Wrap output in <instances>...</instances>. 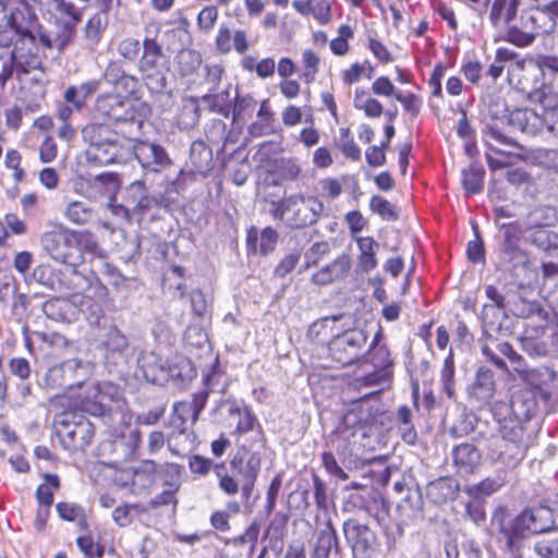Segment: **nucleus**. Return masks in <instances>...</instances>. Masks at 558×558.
Segmentation results:
<instances>
[{"mask_svg":"<svg viewBox=\"0 0 558 558\" xmlns=\"http://www.w3.org/2000/svg\"><path fill=\"white\" fill-rule=\"evenodd\" d=\"M535 411L534 398L525 399L522 396L514 397L511 403L495 401L492 404L490 412L502 439L498 460L507 468L519 465L527 449L534 445L536 430L531 424V417Z\"/></svg>","mask_w":558,"mask_h":558,"instance_id":"1","label":"nucleus"},{"mask_svg":"<svg viewBox=\"0 0 558 558\" xmlns=\"http://www.w3.org/2000/svg\"><path fill=\"white\" fill-rule=\"evenodd\" d=\"M41 243L52 259L73 268L84 263L85 254L98 259L107 257L97 236L86 229L59 228L50 230L43 234Z\"/></svg>","mask_w":558,"mask_h":558,"instance_id":"2","label":"nucleus"},{"mask_svg":"<svg viewBox=\"0 0 558 558\" xmlns=\"http://www.w3.org/2000/svg\"><path fill=\"white\" fill-rule=\"evenodd\" d=\"M372 412L359 401L342 414L336 427L329 433L326 445L341 459L351 461L362 447L361 441L367 436Z\"/></svg>","mask_w":558,"mask_h":558,"instance_id":"3","label":"nucleus"},{"mask_svg":"<svg viewBox=\"0 0 558 558\" xmlns=\"http://www.w3.org/2000/svg\"><path fill=\"white\" fill-rule=\"evenodd\" d=\"M492 526L500 535L498 539H504L509 551L519 549L521 543L530 534H538L547 531V527L539 524L535 512L526 508L514 518H511L509 509L506 506H498L492 514Z\"/></svg>","mask_w":558,"mask_h":558,"instance_id":"4","label":"nucleus"},{"mask_svg":"<svg viewBox=\"0 0 558 558\" xmlns=\"http://www.w3.org/2000/svg\"><path fill=\"white\" fill-rule=\"evenodd\" d=\"M62 448L71 454L85 453L96 436L95 425L82 412H63L54 423Z\"/></svg>","mask_w":558,"mask_h":558,"instance_id":"5","label":"nucleus"},{"mask_svg":"<svg viewBox=\"0 0 558 558\" xmlns=\"http://www.w3.org/2000/svg\"><path fill=\"white\" fill-rule=\"evenodd\" d=\"M555 27L556 22L545 8H531L522 11L518 25L506 32L504 39L519 48H525L531 46L536 37L553 33Z\"/></svg>","mask_w":558,"mask_h":558,"instance_id":"6","label":"nucleus"},{"mask_svg":"<svg viewBox=\"0 0 558 558\" xmlns=\"http://www.w3.org/2000/svg\"><path fill=\"white\" fill-rule=\"evenodd\" d=\"M361 362L371 364L374 371L356 380L360 386L372 387L391 380L395 362L388 345L384 342L381 327L374 335L367 351L362 355Z\"/></svg>","mask_w":558,"mask_h":558,"instance_id":"7","label":"nucleus"},{"mask_svg":"<svg viewBox=\"0 0 558 558\" xmlns=\"http://www.w3.org/2000/svg\"><path fill=\"white\" fill-rule=\"evenodd\" d=\"M119 397V387L114 384L86 381L78 386L75 404L82 412L104 416L111 412V405Z\"/></svg>","mask_w":558,"mask_h":558,"instance_id":"8","label":"nucleus"},{"mask_svg":"<svg viewBox=\"0 0 558 558\" xmlns=\"http://www.w3.org/2000/svg\"><path fill=\"white\" fill-rule=\"evenodd\" d=\"M143 52L138 59L137 70L147 85L163 87L166 72L169 71L168 58L162 44L157 37H145L142 43Z\"/></svg>","mask_w":558,"mask_h":558,"instance_id":"9","label":"nucleus"},{"mask_svg":"<svg viewBox=\"0 0 558 558\" xmlns=\"http://www.w3.org/2000/svg\"><path fill=\"white\" fill-rule=\"evenodd\" d=\"M342 532L352 558H373L380 548L377 532L359 519H347L342 524Z\"/></svg>","mask_w":558,"mask_h":558,"instance_id":"10","label":"nucleus"},{"mask_svg":"<svg viewBox=\"0 0 558 558\" xmlns=\"http://www.w3.org/2000/svg\"><path fill=\"white\" fill-rule=\"evenodd\" d=\"M253 447L247 440L238 442L236 451L230 459V468L241 477L240 490L246 498L251 496L262 469V454Z\"/></svg>","mask_w":558,"mask_h":558,"instance_id":"11","label":"nucleus"},{"mask_svg":"<svg viewBox=\"0 0 558 558\" xmlns=\"http://www.w3.org/2000/svg\"><path fill=\"white\" fill-rule=\"evenodd\" d=\"M367 332L352 328L335 336L328 344L330 359L339 366L352 365L362 360V351L367 342Z\"/></svg>","mask_w":558,"mask_h":558,"instance_id":"12","label":"nucleus"},{"mask_svg":"<svg viewBox=\"0 0 558 558\" xmlns=\"http://www.w3.org/2000/svg\"><path fill=\"white\" fill-rule=\"evenodd\" d=\"M19 35L14 49L10 54V60L16 66V78L21 80L22 75L28 74L34 70H43V59L36 44V37L28 28L15 26Z\"/></svg>","mask_w":558,"mask_h":558,"instance_id":"13","label":"nucleus"},{"mask_svg":"<svg viewBox=\"0 0 558 558\" xmlns=\"http://www.w3.org/2000/svg\"><path fill=\"white\" fill-rule=\"evenodd\" d=\"M148 108L145 102L123 97L120 106L111 116L109 123L118 128L117 132L128 141H136L142 134L144 119Z\"/></svg>","mask_w":558,"mask_h":558,"instance_id":"14","label":"nucleus"},{"mask_svg":"<svg viewBox=\"0 0 558 558\" xmlns=\"http://www.w3.org/2000/svg\"><path fill=\"white\" fill-rule=\"evenodd\" d=\"M291 216L287 222L292 229H302L315 225L325 210V205L315 195L291 194Z\"/></svg>","mask_w":558,"mask_h":558,"instance_id":"15","label":"nucleus"},{"mask_svg":"<svg viewBox=\"0 0 558 558\" xmlns=\"http://www.w3.org/2000/svg\"><path fill=\"white\" fill-rule=\"evenodd\" d=\"M189 469L193 474L206 476L213 470L218 478L219 488L229 496H234L240 492L239 481L227 471L226 463L214 462L211 459L201 454H193L189 458Z\"/></svg>","mask_w":558,"mask_h":558,"instance_id":"16","label":"nucleus"},{"mask_svg":"<svg viewBox=\"0 0 558 558\" xmlns=\"http://www.w3.org/2000/svg\"><path fill=\"white\" fill-rule=\"evenodd\" d=\"M230 414L235 415L238 417L234 429L232 430V435L236 437V444L241 442L240 439L244 437L246 434L253 432L254 435L246 440L251 442V446H258L263 449L266 448V433L260 423L258 422L256 414L250 407L232 408L230 409Z\"/></svg>","mask_w":558,"mask_h":558,"instance_id":"17","label":"nucleus"},{"mask_svg":"<svg viewBox=\"0 0 558 558\" xmlns=\"http://www.w3.org/2000/svg\"><path fill=\"white\" fill-rule=\"evenodd\" d=\"M521 0H484L489 24L495 29H509L518 25Z\"/></svg>","mask_w":558,"mask_h":558,"instance_id":"18","label":"nucleus"},{"mask_svg":"<svg viewBox=\"0 0 558 558\" xmlns=\"http://www.w3.org/2000/svg\"><path fill=\"white\" fill-rule=\"evenodd\" d=\"M133 142L134 155L143 168L159 171L172 163L162 146L141 141L140 137Z\"/></svg>","mask_w":558,"mask_h":558,"instance_id":"19","label":"nucleus"},{"mask_svg":"<svg viewBox=\"0 0 558 558\" xmlns=\"http://www.w3.org/2000/svg\"><path fill=\"white\" fill-rule=\"evenodd\" d=\"M508 123L512 128L529 135H536L544 130L547 121L543 114L529 108H517L508 114Z\"/></svg>","mask_w":558,"mask_h":558,"instance_id":"20","label":"nucleus"},{"mask_svg":"<svg viewBox=\"0 0 558 558\" xmlns=\"http://www.w3.org/2000/svg\"><path fill=\"white\" fill-rule=\"evenodd\" d=\"M452 462L457 472L464 475L474 474L482 463L480 449L471 442H462L452 448Z\"/></svg>","mask_w":558,"mask_h":558,"instance_id":"21","label":"nucleus"},{"mask_svg":"<svg viewBox=\"0 0 558 558\" xmlns=\"http://www.w3.org/2000/svg\"><path fill=\"white\" fill-rule=\"evenodd\" d=\"M216 49L227 54L234 49L239 54H245L250 48L247 33L244 29L231 32L227 24H221L215 38Z\"/></svg>","mask_w":558,"mask_h":558,"instance_id":"22","label":"nucleus"},{"mask_svg":"<svg viewBox=\"0 0 558 558\" xmlns=\"http://www.w3.org/2000/svg\"><path fill=\"white\" fill-rule=\"evenodd\" d=\"M56 10L61 15L69 17V20L63 23L62 29L56 38L59 49L62 50L74 40L76 36V26L81 23L83 14L74 3L65 0L59 2L56 5Z\"/></svg>","mask_w":558,"mask_h":558,"instance_id":"23","label":"nucleus"},{"mask_svg":"<svg viewBox=\"0 0 558 558\" xmlns=\"http://www.w3.org/2000/svg\"><path fill=\"white\" fill-rule=\"evenodd\" d=\"M351 269V257L341 254L332 262L318 269L312 276V282L316 286H327L344 279Z\"/></svg>","mask_w":558,"mask_h":558,"instance_id":"24","label":"nucleus"},{"mask_svg":"<svg viewBox=\"0 0 558 558\" xmlns=\"http://www.w3.org/2000/svg\"><path fill=\"white\" fill-rule=\"evenodd\" d=\"M293 10L301 16L313 19L319 25L332 21V9L329 0H293Z\"/></svg>","mask_w":558,"mask_h":558,"instance_id":"25","label":"nucleus"},{"mask_svg":"<svg viewBox=\"0 0 558 558\" xmlns=\"http://www.w3.org/2000/svg\"><path fill=\"white\" fill-rule=\"evenodd\" d=\"M496 381L494 372L487 366H480L470 388V396L481 404H488L495 396Z\"/></svg>","mask_w":558,"mask_h":558,"instance_id":"26","label":"nucleus"},{"mask_svg":"<svg viewBox=\"0 0 558 558\" xmlns=\"http://www.w3.org/2000/svg\"><path fill=\"white\" fill-rule=\"evenodd\" d=\"M278 238V232L272 227H265L260 233L256 227H251L246 233L247 251L252 254L267 255L275 250Z\"/></svg>","mask_w":558,"mask_h":558,"instance_id":"27","label":"nucleus"},{"mask_svg":"<svg viewBox=\"0 0 558 558\" xmlns=\"http://www.w3.org/2000/svg\"><path fill=\"white\" fill-rule=\"evenodd\" d=\"M500 267L508 270L512 276L519 277L531 269L530 254L521 246L497 253Z\"/></svg>","mask_w":558,"mask_h":558,"instance_id":"28","label":"nucleus"},{"mask_svg":"<svg viewBox=\"0 0 558 558\" xmlns=\"http://www.w3.org/2000/svg\"><path fill=\"white\" fill-rule=\"evenodd\" d=\"M357 246L356 269L360 272L368 274L378 266L377 251L378 242L371 235L355 238Z\"/></svg>","mask_w":558,"mask_h":558,"instance_id":"29","label":"nucleus"},{"mask_svg":"<svg viewBox=\"0 0 558 558\" xmlns=\"http://www.w3.org/2000/svg\"><path fill=\"white\" fill-rule=\"evenodd\" d=\"M549 313L543 308L542 313H536L531 319H525L522 324L523 331L521 335V343L523 349L529 350L531 341L543 337L549 326Z\"/></svg>","mask_w":558,"mask_h":558,"instance_id":"30","label":"nucleus"},{"mask_svg":"<svg viewBox=\"0 0 558 558\" xmlns=\"http://www.w3.org/2000/svg\"><path fill=\"white\" fill-rule=\"evenodd\" d=\"M338 546L339 538L337 530L331 519H328L325 523V527L317 534L311 558H330L332 548H338Z\"/></svg>","mask_w":558,"mask_h":558,"instance_id":"31","label":"nucleus"},{"mask_svg":"<svg viewBox=\"0 0 558 558\" xmlns=\"http://www.w3.org/2000/svg\"><path fill=\"white\" fill-rule=\"evenodd\" d=\"M529 99L538 104L545 111L558 110V88L553 76L549 81L542 83L539 87L529 93Z\"/></svg>","mask_w":558,"mask_h":558,"instance_id":"32","label":"nucleus"},{"mask_svg":"<svg viewBox=\"0 0 558 558\" xmlns=\"http://www.w3.org/2000/svg\"><path fill=\"white\" fill-rule=\"evenodd\" d=\"M355 36V26L350 23H342L337 27V34L329 40V50L332 56L342 58L348 56L351 50V41Z\"/></svg>","mask_w":558,"mask_h":558,"instance_id":"33","label":"nucleus"},{"mask_svg":"<svg viewBox=\"0 0 558 558\" xmlns=\"http://www.w3.org/2000/svg\"><path fill=\"white\" fill-rule=\"evenodd\" d=\"M118 133L106 123H89L82 129L83 140L89 144V148L116 142L114 135Z\"/></svg>","mask_w":558,"mask_h":558,"instance_id":"34","label":"nucleus"},{"mask_svg":"<svg viewBox=\"0 0 558 558\" xmlns=\"http://www.w3.org/2000/svg\"><path fill=\"white\" fill-rule=\"evenodd\" d=\"M56 511L62 521L75 523L81 531H88V518L83 506L70 501H59L56 505Z\"/></svg>","mask_w":558,"mask_h":558,"instance_id":"35","label":"nucleus"},{"mask_svg":"<svg viewBox=\"0 0 558 558\" xmlns=\"http://www.w3.org/2000/svg\"><path fill=\"white\" fill-rule=\"evenodd\" d=\"M27 231V223L16 214H5L3 219H0V247H9L11 235H24Z\"/></svg>","mask_w":558,"mask_h":558,"instance_id":"36","label":"nucleus"},{"mask_svg":"<svg viewBox=\"0 0 558 558\" xmlns=\"http://www.w3.org/2000/svg\"><path fill=\"white\" fill-rule=\"evenodd\" d=\"M107 360L121 356L129 348V341L117 326H110L101 343Z\"/></svg>","mask_w":558,"mask_h":558,"instance_id":"37","label":"nucleus"},{"mask_svg":"<svg viewBox=\"0 0 558 558\" xmlns=\"http://www.w3.org/2000/svg\"><path fill=\"white\" fill-rule=\"evenodd\" d=\"M322 58L317 51L306 48L301 54V72L300 80L310 85L313 84L320 70Z\"/></svg>","mask_w":558,"mask_h":558,"instance_id":"38","label":"nucleus"},{"mask_svg":"<svg viewBox=\"0 0 558 558\" xmlns=\"http://www.w3.org/2000/svg\"><path fill=\"white\" fill-rule=\"evenodd\" d=\"M353 105L355 109L363 111L367 118L376 119L384 113L383 104L371 96L368 90L356 88L354 90Z\"/></svg>","mask_w":558,"mask_h":558,"instance_id":"39","label":"nucleus"},{"mask_svg":"<svg viewBox=\"0 0 558 558\" xmlns=\"http://www.w3.org/2000/svg\"><path fill=\"white\" fill-rule=\"evenodd\" d=\"M485 169L478 163H472L462 170V186L466 195H476L484 187Z\"/></svg>","mask_w":558,"mask_h":558,"instance_id":"40","label":"nucleus"},{"mask_svg":"<svg viewBox=\"0 0 558 558\" xmlns=\"http://www.w3.org/2000/svg\"><path fill=\"white\" fill-rule=\"evenodd\" d=\"M185 429L181 428L179 432H171L168 437L161 430H153L148 435L147 448L150 453H155L159 451L165 444L167 442L168 449L173 456H182L181 450L178 448L177 444H174V439L178 436L184 435Z\"/></svg>","mask_w":558,"mask_h":558,"instance_id":"41","label":"nucleus"},{"mask_svg":"<svg viewBox=\"0 0 558 558\" xmlns=\"http://www.w3.org/2000/svg\"><path fill=\"white\" fill-rule=\"evenodd\" d=\"M375 68L368 60L364 62L355 61L340 71V78L344 85L351 86L359 83L363 76L371 80Z\"/></svg>","mask_w":558,"mask_h":558,"instance_id":"42","label":"nucleus"},{"mask_svg":"<svg viewBox=\"0 0 558 558\" xmlns=\"http://www.w3.org/2000/svg\"><path fill=\"white\" fill-rule=\"evenodd\" d=\"M365 48L374 59L383 65L392 63L395 56L389 47L379 38L376 32L368 34L365 40Z\"/></svg>","mask_w":558,"mask_h":558,"instance_id":"43","label":"nucleus"},{"mask_svg":"<svg viewBox=\"0 0 558 558\" xmlns=\"http://www.w3.org/2000/svg\"><path fill=\"white\" fill-rule=\"evenodd\" d=\"M45 483L36 489V499L45 508L50 509L54 500V492L60 488V478L57 474L46 473Z\"/></svg>","mask_w":558,"mask_h":558,"instance_id":"44","label":"nucleus"},{"mask_svg":"<svg viewBox=\"0 0 558 558\" xmlns=\"http://www.w3.org/2000/svg\"><path fill=\"white\" fill-rule=\"evenodd\" d=\"M88 154L90 160L96 165L108 166L118 161L120 158V148L116 141L100 147L95 146L89 148Z\"/></svg>","mask_w":558,"mask_h":558,"instance_id":"45","label":"nucleus"},{"mask_svg":"<svg viewBox=\"0 0 558 558\" xmlns=\"http://www.w3.org/2000/svg\"><path fill=\"white\" fill-rule=\"evenodd\" d=\"M122 99L123 97L121 95L114 93L99 95L95 102V111L100 118L108 122L116 112V109H118V106H120Z\"/></svg>","mask_w":558,"mask_h":558,"instance_id":"46","label":"nucleus"},{"mask_svg":"<svg viewBox=\"0 0 558 558\" xmlns=\"http://www.w3.org/2000/svg\"><path fill=\"white\" fill-rule=\"evenodd\" d=\"M500 229L502 239L499 242L497 253L520 246L522 229L517 222L502 223Z\"/></svg>","mask_w":558,"mask_h":558,"instance_id":"47","label":"nucleus"},{"mask_svg":"<svg viewBox=\"0 0 558 558\" xmlns=\"http://www.w3.org/2000/svg\"><path fill=\"white\" fill-rule=\"evenodd\" d=\"M427 495L435 504H445L452 498L453 489L451 481L447 477H440L427 486Z\"/></svg>","mask_w":558,"mask_h":558,"instance_id":"48","label":"nucleus"},{"mask_svg":"<svg viewBox=\"0 0 558 558\" xmlns=\"http://www.w3.org/2000/svg\"><path fill=\"white\" fill-rule=\"evenodd\" d=\"M64 216L72 223L83 226L92 220L93 209L83 202L74 201L66 206Z\"/></svg>","mask_w":558,"mask_h":558,"instance_id":"49","label":"nucleus"},{"mask_svg":"<svg viewBox=\"0 0 558 558\" xmlns=\"http://www.w3.org/2000/svg\"><path fill=\"white\" fill-rule=\"evenodd\" d=\"M531 241L545 252L558 248V234L544 228H536L531 234Z\"/></svg>","mask_w":558,"mask_h":558,"instance_id":"50","label":"nucleus"},{"mask_svg":"<svg viewBox=\"0 0 558 558\" xmlns=\"http://www.w3.org/2000/svg\"><path fill=\"white\" fill-rule=\"evenodd\" d=\"M369 209L387 221H396L399 218L395 205L380 195H374L371 197Z\"/></svg>","mask_w":558,"mask_h":558,"instance_id":"51","label":"nucleus"},{"mask_svg":"<svg viewBox=\"0 0 558 558\" xmlns=\"http://www.w3.org/2000/svg\"><path fill=\"white\" fill-rule=\"evenodd\" d=\"M543 305L537 301H529L522 296H519L512 302L511 312L514 316L525 319H531L536 313H542Z\"/></svg>","mask_w":558,"mask_h":558,"instance_id":"52","label":"nucleus"},{"mask_svg":"<svg viewBox=\"0 0 558 558\" xmlns=\"http://www.w3.org/2000/svg\"><path fill=\"white\" fill-rule=\"evenodd\" d=\"M104 29L105 26L98 13H95L87 20L84 28V37L90 48L96 47L100 43Z\"/></svg>","mask_w":558,"mask_h":558,"instance_id":"53","label":"nucleus"},{"mask_svg":"<svg viewBox=\"0 0 558 558\" xmlns=\"http://www.w3.org/2000/svg\"><path fill=\"white\" fill-rule=\"evenodd\" d=\"M454 374H456V366H454V359H453V352L450 350L449 354L444 361V365L441 368L440 379L442 383L444 391L449 398L454 397Z\"/></svg>","mask_w":558,"mask_h":558,"instance_id":"54","label":"nucleus"},{"mask_svg":"<svg viewBox=\"0 0 558 558\" xmlns=\"http://www.w3.org/2000/svg\"><path fill=\"white\" fill-rule=\"evenodd\" d=\"M396 100L401 104L404 112L408 113L411 119H415L420 116L423 106L421 96L411 92L404 94L400 90L396 95Z\"/></svg>","mask_w":558,"mask_h":558,"instance_id":"55","label":"nucleus"},{"mask_svg":"<svg viewBox=\"0 0 558 558\" xmlns=\"http://www.w3.org/2000/svg\"><path fill=\"white\" fill-rule=\"evenodd\" d=\"M504 486L502 478L485 477L468 488V494L474 497L490 496Z\"/></svg>","mask_w":558,"mask_h":558,"instance_id":"56","label":"nucleus"},{"mask_svg":"<svg viewBox=\"0 0 558 558\" xmlns=\"http://www.w3.org/2000/svg\"><path fill=\"white\" fill-rule=\"evenodd\" d=\"M76 545L85 558H102L105 555V546L95 543L90 533L77 536Z\"/></svg>","mask_w":558,"mask_h":558,"instance_id":"57","label":"nucleus"},{"mask_svg":"<svg viewBox=\"0 0 558 558\" xmlns=\"http://www.w3.org/2000/svg\"><path fill=\"white\" fill-rule=\"evenodd\" d=\"M142 44L134 37H125L117 45L118 54L126 62L138 60Z\"/></svg>","mask_w":558,"mask_h":558,"instance_id":"58","label":"nucleus"},{"mask_svg":"<svg viewBox=\"0 0 558 558\" xmlns=\"http://www.w3.org/2000/svg\"><path fill=\"white\" fill-rule=\"evenodd\" d=\"M340 149L343 156L352 161H357L361 159V149L354 142L349 128L340 129Z\"/></svg>","mask_w":558,"mask_h":558,"instance_id":"59","label":"nucleus"},{"mask_svg":"<svg viewBox=\"0 0 558 558\" xmlns=\"http://www.w3.org/2000/svg\"><path fill=\"white\" fill-rule=\"evenodd\" d=\"M448 70V65H446L442 62H437L433 71L430 73V76L428 78V87L430 88V95L434 98H442V78L445 77Z\"/></svg>","mask_w":558,"mask_h":558,"instance_id":"60","label":"nucleus"},{"mask_svg":"<svg viewBox=\"0 0 558 558\" xmlns=\"http://www.w3.org/2000/svg\"><path fill=\"white\" fill-rule=\"evenodd\" d=\"M219 17V11L216 5H206L204 7L196 19V24L199 31L204 33H209L214 29L217 20Z\"/></svg>","mask_w":558,"mask_h":558,"instance_id":"61","label":"nucleus"},{"mask_svg":"<svg viewBox=\"0 0 558 558\" xmlns=\"http://www.w3.org/2000/svg\"><path fill=\"white\" fill-rule=\"evenodd\" d=\"M22 163V155L19 150L11 148L5 153L4 165L8 169L13 170V181L15 183H21L25 178V171L21 166Z\"/></svg>","mask_w":558,"mask_h":558,"instance_id":"62","label":"nucleus"},{"mask_svg":"<svg viewBox=\"0 0 558 558\" xmlns=\"http://www.w3.org/2000/svg\"><path fill=\"white\" fill-rule=\"evenodd\" d=\"M318 184L320 189V196L326 199H337L343 192L342 181L337 178H324L319 180Z\"/></svg>","mask_w":558,"mask_h":558,"instance_id":"63","label":"nucleus"},{"mask_svg":"<svg viewBox=\"0 0 558 558\" xmlns=\"http://www.w3.org/2000/svg\"><path fill=\"white\" fill-rule=\"evenodd\" d=\"M344 221L348 225L349 233L353 240L359 238V233L368 226L367 219L357 209L348 211L344 215Z\"/></svg>","mask_w":558,"mask_h":558,"instance_id":"64","label":"nucleus"}]
</instances>
